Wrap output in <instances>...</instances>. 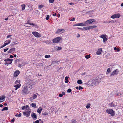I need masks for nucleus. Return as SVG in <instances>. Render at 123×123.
Wrapping results in <instances>:
<instances>
[{"label":"nucleus","mask_w":123,"mask_h":123,"mask_svg":"<svg viewBox=\"0 0 123 123\" xmlns=\"http://www.w3.org/2000/svg\"><path fill=\"white\" fill-rule=\"evenodd\" d=\"M26 81V84L27 86H24L22 89V93L23 94H28L29 93L28 86H29L30 87V86H31L32 85V81L30 79H28Z\"/></svg>","instance_id":"nucleus-1"},{"label":"nucleus","mask_w":123,"mask_h":123,"mask_svg":"<svg viewBox=\"0 0 123 123\" xmlns=\"http://www.w3.org/2000/svg\"><path fill=\"white\" fill-rule=\"evenodd\" d=\"M106 111L108 114H110L113 117L115 115L114 111L112 109H108L106 110Z\"/></svg>","instance_id":"nucleus-2"},{"label":"nucleus","mask_w":123,"mask_h":123,"mask_svg":"<svg viewBox=\"0 0 123 123\" xmlns=\"http://www.w3.org/2000/svg\"><path fill=\"white\" fill-rule=\"evenodd\" d=\"M31 112V111L27 110L25 112H23V114L24 116L28 117L30 116Z\"/></svg>","instance_id":"nucleus-3"},{"label":"nucleus","mask_w":123,"mask_h":123,"mask_svg":"<svg viewBox=\"0 0 123 123\" xmlns=\"http://www.w3.org/2000/svg\"><path fill=\"white\" fill-rule=\"evenodd\" d=\"M107 37V36L106 35L103 34L101 35V36H100V37L101 38L103 39V42H105L107 41V39L106 38Z\"/></svg>","instance_id":"nucleus-4"},{"label":"nucleus","mask_w":123,"mask_h":123,"mask_svg":"<svg viewBox=\"0 0 123 123\" xmlns=\"http://www.w3.org/2000/svg\"><path fill=\"white\" fill-rule=\"evenodd\" d=\"M32 33L35 37H40L41 36V34H39L37 32H32Z\"/></svg>","instance_id":"nucleus-5"},{"label":"nucleus","mask_w":123,"mask_h":123,"mask_svg":"<svg viewBox=\"0 0 123 123\" xmlns=\"http://www.w3.org/2000/svg\"><path fill=\"white\" fill-rule=\"evenodd\" d=\"M11 42V40H8L4 42V44H3V45H2L1 47V48H3L5 47L6 45L8 44L9 43H10Z\"/></svg>","instance_id":"nucleus-6"},{"label":"nucleus","mask_w":123,"mask_h":123,"mask_svg":"<svg viewBox=\"0 0 123 123\" xmlns=\"http://www.w3.org/2000/svg\"><path fill=\"white\" fill-rule=\"evenodd\" d=\"M95 21V20L94 19H90L86 21L85 23L86 24V25L91 24L92 22Z\"/></svg>","instance_id":"nucleus-7"},{"label":"nucleus","mask_w":123,"mask_h":123,"mask_svg":"<svg viewBox=\"0 0 123 123\" xmlns=\"http://www.w3.org/2000/svg\"><path fill=\"white\" fill-rule=\"evenodd\" d=\"M65 32V30L64 29H57L55 32V33L56 34L59 33L62 34Z\"/></svg>","instance_id":"nucleus-8"},{"label":"nucleus","mask_w":123,"mask_h":123,"mask_svg":"<svg viewBox=\"0 0 123 123\" xmlns=\"http://www.w3.org/2000/svg\"><path fill=\"white\" fill-rule=\"evenodd\" d=\"M120 15L119 13H117L116 14H114L111 16V18H112L114 19L115 18H119L120 17Z\"/></svg>","instance_id":"nucleus-9"},{"label":"nucleus","mask_w":123,"mask_h":123,"mask_svg":"<svg viewBox=\"0 0 123 123\" xmlns=\"http://www.w3.org/2000/svg\"><path fill=\"white\" fill-rule=\"evenodd\" d=\"M119 71L117 69L114 70L110 75V76H113L114 75H117L118 74V72Z\"/></svg>","instance_id":"nucleus-10"},{"label":"nucleus","mask_w":123,"mask_h":123,"mask_svg":"<svg viewBox=\"0 0 123 123\" xmlns=\"http://www.w3.org/2000/svg\"><path fill=\"white\" fill-rule=\"evenodd\" d=\"M60 39V37H58L53 39V41L54 43H56L59 42Z\"/></svg>","instance_id":"nucleus-11"},{"label":"nucleus","mask_w":123,"mask_h":123,"mask_svg":"<svg viewBox=\"0 0 123 123\" xmlns=\"http://www.w3.org/2000/svg\"><path fill=\"white\" fill-rule=\"evenodd\" d=\"M86 26V24L85 23H80L75 24L73 26Z\"/></svg>","instance_id":"nucleus-12"},{"label":"nucleus","mask_w":123,"mask_h":123,"mask_svg":"<svg viewBox=\"0 0 123 123\" xmlns=\"http://www.w3.org/2000/svg\"><path fill=\"white\" fill-rule=\"evenodd\" d=\"M92 83L91 84L92 86H94L95 85L97 84L98 81L97 80H91Z\"/></svg>","instance_id":"nucleus-13"},{"label":"nucleus","mask_w":123,"mask_h":123,"mask_svg":"<svg viewBox=\"0 0 123 123\" xmlns=\"http://www.w3.org/2000/svg\"><path fill=\"white\" fill-rule=\"evenodd\" d=\"M20 73V72L18 70H16L15 71L13 75L14 77L17 76Z\"/></svg>","instance_id":"nucleus-14"},{"label":"nucleus","mask_w":123,"mask_h":123,"mask_svg":"<svg viewBox=\"0 0 123 123\" xmlns=\"http://www.w3.org/2000/svg\"><path fill=\"white\" fill-rule=\"evenodd\" d=\"M32 117L34 120L36 119H37V116L36 114L34 113H33L31 115Z\"/></svg>","instance_id":"nucleus-15"},{"label":"nucleus","mask_w":123,"mask_h":123,"mask_svg":"<svg viewBox=\"0 0 123 123\" xmlns=\"http://www.w3.org/2000/svg\"><path fill=\"white\" fill-rule=\"evenodd\" d=\"M12 59H9L8 60V61L5 63V64H11L12 62Z\"/></svg>","instance_id":"nucleus-16"},{"label":"nucleus","mask_w":123,"mask_h":123,"mask_svg":"<svg viewBox=\"0 0 123 123\" xmlns=\"http://www.w3.org/2000/svg\"><path fill=\"white\" fill-rule=\"evenodd\" d=\"M102 51V49L101 48H100L98 49V50L96 52L97 54L98 55L100 54L101 53Z\"/></svg>","instance_id":"nucleus-17"},{"label":"nucleus","mask_w":123,"mask_h":123,"mask_svg":"<svg viewBox=\"0 0 123 123\" xmlns=\"http://www.w3.org/2000/svg\"><path fill=\"white\" fill-rule=\"evenodd\" d=\"M15 48H12L9 49V50L8 51V53H11L12 52L14 53L13 52L15 51Z\"/></svg>","instance_id":"nucleus-18"},{"label":"nucleus","mask_w":123,"mask_h":123,"mask_svg":"<svg viewBox=\"0 0 123 123\" xmlns=\"http://www.w3.org/2000/svg\"><path fill=\"white\" fill-rule=\"evenodd\" d=\"M109 105L111 107H115L116 106V105L114 104V103L112 102L109 104Z\"/></svg>","instance_id":"nucleus-19"},{"label":"nucleus","mask_w":123,"mask_h":123,"mask_svg":"<svg viewBox=\"0 0 123 123\" xmlns=\"http://www.w3.org/2000/svg\"><path fill=\"white\" fill-rule=\"evenodd\" d=\"M97 27V26L96 25H93L88 26L89 30L95 28Z\"/></svg>","instance_id":"nucleus-20"},{"label":"nucleus","mask_w":123,"mask_h":123,"mask_svg":"<svg viewBox=\"0 0 123 123\" xmlns=\"http://www.w3.org/2000/svg\"><path fill=\"white\" fill-rule=\"evenodd\" d=\"M42 109L41 107H39L37 110V112L40 113H41V111L42 110Z\"/></svg>","instance_id":"nucleus-21"},{"label":"nucleus","mask_w":123,"mask_h":123,"mask_svg":"<svg viewBox=\"0 0 123 123\" xmlns=\"http://www.w3.org/2000/svg\"><path fill=\"white\" fill-rule=\"evenodd\" d=\"M15 84H19V85H21L20 84V81L19 80H16L15 82Z\"/></svg>","instance_id":"nucleus-22"},{"label":"nucleus","mask_w":123,"mask_h":123,"mask_svg":"<svg viewBox=\"0 0 123 123\" xmlns=\"http://www.w3.org/2000/svg\"><path fill=\"white\" fill-rule=\"evenodd\" d=\"M21 6L22 8V11H23L25 9V4H24L22 5H21Z\"/></svg>","instance_id":"nucleus-23"},{"label":"nucleus","mask_w":123,"mask_h":123,"mask_svg":"<svg viewBox=\"0 0 123 123\" xmlns=\"http://www.w3.org/2000/svg\"><path fill=\"white\" fill-rule=\"evenodd\" d=\"M5 97L4 96H2L1 97H0V101H4V99L5 98Z\"/></svg>","instance_id":"nucleus-24"},{"label":"nucleus","mask_w":123,"mask_h":123,"mask_svg":"<svg viewBox=\"0 0 123 123\" xmlns=\"http://www.w3.org/2000/svg\"><path fill=\"white\" fill-rule=\"evenodd\" d=\"M21 85L17 84L15 85L14 86V87L17 88H20L21 86Z\"/></svg>","instance_id":"nucleus-25"},{"label":"nucleus","mask_w":123,"mask_h":123,"mask_svg":"<svg viewBox=\"0 0 123 123\" xmlns=\"http://www.w3.org/2000/svg\"><path fill=\"white\" fill-rule=\"evenodd\" d=\"M111 72V69L110 68H109L107 70L106 73V74H108L109 73H110Z\"/></svg>","instance_id":"nucleus-26"},{"label":"nucleus","mask_w":123,"mask_h":123,"mask_svg":"<svg viewBox=\"0 0 123 123\" xmlns=\"http://www.w3.org/2000/svg\"><path fill=\"white\" fill-rule=\"evenodd\" d=\"M8 107H6L3 108L2 110V111H3L5 110H7L8 109Z\"/></svg>","instance_id":"nucleus-27"},{"label":"nucleus","mask_w":123,"mask_h":123,"mask_svg":"<svg viewBox=\"0 0 123 123\" xmlns=\"http://www.w3.org/2000/svg\"><path fill=\"white\" fill-rule=\"evenodd\" d=\"M77 83L79 84H81L82 83V81L81 80H78L77 81Z\"/></svg>","instance_id":"nucleus-28"},{"label":"nucleus","mask_w":123,"mask_h":123,"mask_svg":"<svg viewBox=\"0 0 123 123\" xmlns=\"http://www.w3.org/2000/svg\"><path fill=\"white\" fill-rule=\"evenodd\" d=\"M71 123H76V121L75 119H73L71 120Z\"/></svg>","instance_id":"nucleus-29"},{"label":"nucleus","mask_w":123,"mask_h":123,"mask_svg":"<svg viewBox=\"0 0 123 123\" xmlns=\"http://www.w3.org/2000/svg\"><path fill=\"white\" fill-rule=\"evenodd\" d=\"M27 6H28L29 7H30L31 6V10H32L33 9V6L31 4H28Z\"/></svg>","instance_id":"nucleus-30"},{"label":"nucleus","mask_w":123,"mask_h":123,"mask_svg":"<svg viewBox=\"0 0 123 123\" xmlns=\"http://www.w3.org/2000/svg\"><path fill=\"white\" fill-rule=\"evenodd\" d=\"M91 105V104L89 103H88L86 106V108L87 109H88L90 107Z\"/></svg>","instance_id":"nucleus-31"},{"label":"nucleus","mask_w":123,"mask_h":123,"mask_svg":"<svg viewBox=\"0 0 123 123\" xmlns=\"http://www.w3.org/2000/svg\"><path fill=\"white\" fill-rule=\"evenodd\" d=\"M85 57L86 58L88 59L90 58L91 56L89 55H87L85 56Z\"/></svg>","instance_id":"nucleus-32"},{"label":"nucleus","mask_w":123,"mask_h":123,"mask_svg":"<svg viewBox=\"0 0 123 123\" xmlns=\"http://www.w3.org/2000/svg\"><path fill=\"white\" fill-rule=\"evenodd\" d=\"M17 43H16L15 42H12V45H16L17 44V43H18V42L17 41Z\"/></svg>","instance_id":"nucleus-33"},{"label":"nucleus","mask_w":123,"mask_h":123,"mask_svg":"<svg viewBox=\"0 0 123 123\" xmlns=\"http://www.w3.org/2000/svg\"><path fill=\"white\" fill-rule=\"evenodd\" d=\"M36 104L34 103H32L31 104V106L32 107H35Z\"/></svg>","instance_id":"nucleus-34"},{"label":"nucleus","mask_w":123,"mask_h":123,"mask_svg":"<svg viewBox=\"0 0 123 123\" xmlns=\"http://www.w3.org/2000/svg\"><path fill=\"white\" fill-rule=\"evenodd\" d=\"M83 29L86 30H89L88 27H84Z\"/></svg>","instance_id":"nucleus-35"},{"label":"nucleus","mask_w":123,"mask_h":123,"mask_svg":"<svg viewBox=\"0 0 123 123\" xmlns=\"http://www.w3.org/2000/svg\"><path fill=\"white\" fill-rule=\"evenodd\" d=\"M33 99H35L37 98V96L36 94H34L33 95Z\"/></svg>","instance_id":"nucleus-36"},{"label":"nucleus","mask_w":123,"mask_h":123,"mask_svg":"<svg viewBox=\"0 0 123 123\" xmlns=\"http://www.w3.org/2000/svg\"><path fill=\"white\" fill-rule=\"evenodd\" d=\"M50 16L49 15H47L46 16V18L45 19L46 20H48Z\"/></svg>","instance_id":"nucleus-37"},{"label":"nucleus","mask_w":123,"mask_h":123,"mask_svg":"<svg viewBox=\"0 0 123 123\" xmlns=\"http://www.w3.org/2000/svg\"><path fill=\"white\" fill-rule=\"evenodd\" d=\"M50 57V56L49 55H46L45 56V58H46Z\"/></svg>","instance_id":"nucleus-38"},{"label":"nucleus","mask_w":123,"mask_h":123,"mask_svg":"<svg viewBox=\"0 0 123 123\" xmlns=\"http://www.w3.org/2000/svg\"><path fill=\"white\" fill-rule=\"evenodd\" d=\"M29 24L30 25H32L34 26H37L36 25L34 24L33 23H30Z\"/></svg>","instance_id":"nucleus-39"},{"label":"nucleus","mask_w":123,"mask_h":123,"mask_svg":"<svg viewBox=\"0 0 123 123\" xmlns=\"http://www.w3.org/2000/svg\"><path fill=\"white\" fill-rule=\"evenodd\" d=\"M71 91L72 90L70 88H69L67 92H68L70 93L71 92Z\"/></svg>","instance_id":"nucleus-40"},{"label":"nucleus","mask_w":123,"mask_h":123,"mask_svg":"<svg viewBox=\"0 0 123 123\" xmlns=\"http://www.w3.org/2000/svg\"><path fill=\"white\" fill-rule=\"evenodd\" d=\"M49 3H53L54 1V0H49Z\"/></svg>","instance_id":"nucleus-41"},{"label":"nucleus","mask_w":123,"mask_h":123,"mask_svg":"<svg viewBox=\"0 0 123 123\" xmlns=\"http://www.w3.org/2000/svg\"><path fill=\"white\" fill-rule=\"evenodd\" d=\"M43 6L42 5H40L38 6V8L40 9H41L43 8Z\"/></svg>","instance_id":"nucleus-42"},{"label":"nucleus","mask_w":123,"mask_h":123,"mask_svg":"<svg viewBox=\"0 0 123 123\" xmlns=\"http://www.w3.org/2000/svg\"><path fill=\"white\" fill-rule=\"evenodd\" d=\"M42 114L44 115H47L48 114L47 112H44L42 113Z\"/></svg>","instance_id":"nucleus-43"},{"label":"nucleus","mask_w":123,"mask_h":123,"mask_svg":"<svg viewBox=\"0 0 123 123\" xmlns=\"http://www.w3.org/2000/svg\"><path fill=\"white\" fill-rule=\"evenodd\" d=\"M62 49V48L60 47H58L57 49V50H60Z\"/></svg>","instance_id":"nucleus-44"},{"label":"nucleus","mask_w":123,"mask_h":123,"mask_svg":"<svg viewBox=\"0 0 123 123\" xmlns=\"http://www.w3.org/2000/svg\"><path fill=\"white\" fill-rule=\"evenodd\" d=\"M21 116V113H20L18 115H17V116H16H16H17L19 117H20Z\"/></svg>","instance_id":"nucleus-45"},{"label":"nucleus","mask_w":123,"mask_h":123,"mask_svg":"<svg viewBox=\"0 0 123 123\" xmlns=\"http://www.w3.org/2000/svg\"><path fill=\"white\" fill-rule=\"evenodd\" d=\"M38 65L41 66H43V65L42 63H40L38 64Z\"/></svg>","instance_id":"nucleus-46"},{"label":"nucleus","mask_w":123,"mask_h":123,"mask_svg":"<svg viewBox=\"0 0 123 123\" xmlns=\"http://www.w3.org/2000/svg\"><path fill=\"white\" fill-rule=\"evenodd\" d=\"M8 49H9L8 48L5 49H4V52H5L6 51H7L8 50Z\"/></svg>","instance_id":"nucleus-47"},{"label":"nucleus","mask_w":123,"mask_h":123,"mask_svg":"<svg viewBox=\"0 0 123 123\" xmlns=\"http://www.w3.org/2000/svg\"><path fill=\"white\" fill-rule=\"evenodd\" d=\"M83 88L81 86H79V90H80L83 89Z\"/></svg>","instance_id":"nucleus-48"},{"label":"nucleus","mask_w":123,"mask_h":123,"mask_svg":"<svg viewBox=\"0 0 123 123\" xmlns=\"http://www.w3.org/2000/svg\"><path fill=\"white\" fill-rule=\"evenodd\" d=\"M12 36V35H7L6 36V38H8Z\"/></svg>","instance_id":"nucleus-49"},{"label":"nucleus","mask_w":123,"mask_h":123,"mask_svg":"<svg viewBox=\"0 0 123 123\" xmlns=\"http://www.w3.org/2000/svg\"><path fill=\"white\" fill-rule=\"evenodd\" d=\"M33 123H39V120H37L35 122H34Z\"/></svg>","instance_id":"nucleus-50"},{"label":"nucleus","mask_w":123,"mask_h":123,"mask_svg":"<svg viewBox=\"0 0 123 123\" xmlns=\"http://www.w3.org/2000/svg\"><path fill=\"white\" fill-rule=\"evenodd\" d=\"M25 106H24L22 107V109L23 110H25Z\"/></svg>","instance_id":"nucleus-51"},{"label":"nucleus","mask_w":123,"mask_h":123,"mask_svg":"<svg viewBox=\"0 0 123 123\" xmlns=\"http://www.w3.org/2000/svg\"><path fill=\"white\" fill-rule=\"evenodd\" d=\"M114 50H117V51H119V50H118V49H117V48L116 47H115L114 48Z\"/></svg>","instance_id":"nucleus-52"},{"label":"nucleus","mask_w":123,"mask_h":123,"mask_svg":"<svg viewBox=\"0 0 123 123\" xmlns=\"http://www.w3.org/2000/svg\"><path fill=\"white\" fill-rule=\"evenodd\" d=\"M63 96V95L61 93L60 94H59V96L60 97H62V96Z\"/></svg>","instance_id":"nucleus-53"},{"label":"nucleus","mask_w":123,"mask_h":123,"mask_svg":"<svg viewBox=\"0 0 123 123\" xmlns=\"http://www.w3.org/2000/svg\"><path fill=\"white\" fill-rule=\"evenodd\" d=\"M68 4H69V5H74V4L73 3H72V2L69 3H68Z\"/></svg>","instance_id":"nucleus-54"},{"label":"nucleus","mask_w":123,"mask_h":123,"mask_svg":"<svg viewBox=\"0 0 123 123\" xmlns=\"http://www.w3.org/2000/svg\"><path fill=\"white\" fill-rule=\"evenodd\" d=\"M9 58H8V59H5L4 60V61H5V62H7V61H8V60H9Z\"/></svg>","instance_id":"nucleus-55"},{"label":"nucleus","mask_w":123,"mask_h":123,"mask_svg":"<svg viewBox=\"0 0 123 123\" xmlns=\"http://www.w3.org/2000/svg\"><path fill=\"white\" fill-rule=\"evenodd\" d=\"M30 21L29 20H28V21H27V23H26L25 24V25H26L27 24H29L30 23Z\"/></svg>","instance_id":"nucleus-56"},{"label":"nucleus","mask_w":123,"mask_h":123,"mask_svg":"<svg viewBox=\"0 0 123 123\" xmlns=\"http://www.w3.org/2000/svg\"><path fill=\"white\" fill-rule=\"evenodd\" d=\"M75 20V19L74 18H72L71 19L70 21H74Z\"/></svg>","instance_id":"nucleus-57"},{"label":"nucleus","mask_w":123,"mask_h":123,"mask_svg":"<svg viewBox=\"0 0 123 123\" xmlns=\"http://www.w3.org/2000/svg\"><path fill=\"white\" fill-rule=\"evenodd\" d=\"M30 100H32L34 99H33V98L32 97H31L30 98Z\"/></svg>","instance_id":"nucleus-58"},{"label":"nucleus","mask_w":123,"mask_h":123,"mask_svg":"<svg viewBox=\"0 0 123 123\" xmlns=\"http://www.w3.org/2000/svg\"><path fill=\"white\" fill-rule=\"evenodd\" d=\"M68 77L66 76V77H65V80H68Z\"/></svg>","instance_id":"nucleus-59"},{"label":"nucleus","mask_w":123,"mask_h":123,"mask_svg":"<svg viewBox=\"0 0 123 123\" xmlns=\"http://www.w3.org/2000/svg\"><path fill=\"white\" fill-rule=\"evenodd\" d=\"M15 121V119L14 118H13L12 120H11V121L12 122H14Z\"/></svg>","instance_id":"nucleus-60"},{"label":"nucleus","mask_w":123,"mask_h":123,"mask_svg":"<svg viewBox=\"0 0 123 123\" xmlns=\"http://www.w3.org/2000/svg\"><path fill=\"white\" fill-rule=\"evenodd\" d=\"M63 95H65V93L64 92H62V94Z\"/></svg>","instance_id":"nucleus-61"},{"label":"nucleus","mask_w":123,"mask_h":123,"mask_svg":"<svg viewBox=\"0 0 123 123\" xmlns=\"http://www.w3.org/2000/svg\"><path fill=\"white\" fill-rule=\"evenodd\" d=\"M10 57L11 58H12L13 57V56L12 55H10Z\"/></svg>","instance_id":"nucleus-62"},{"label":"nucleus","mask_w":123,"mask_h":123,"mask_svg":"<svg viewBox=\"0 0 123 123\" xmlns=\"http://www.w3.org/2000/svg\"><path fill=\"white\" fill-rule=\"evenodd\" d=\"M56 13H55L53 14V16H55L56 15Z\"/></svg>","instance_id":"nucleus-63"},{"label":"nucleus","mask_w":123,"mask_h":123,"mask_svg":"<svg viewBox=\"0 0 123 123\" xmlns=\"http://www.w3.org/2000/svg\"><path fill=\"white\" fill-rule=\"evenodd\" d=\"M60 17V15L59 14H58L57 15V17L58 18H59Z\"/></svg>","instance_id":"nucleus-64"}]
</instances>
